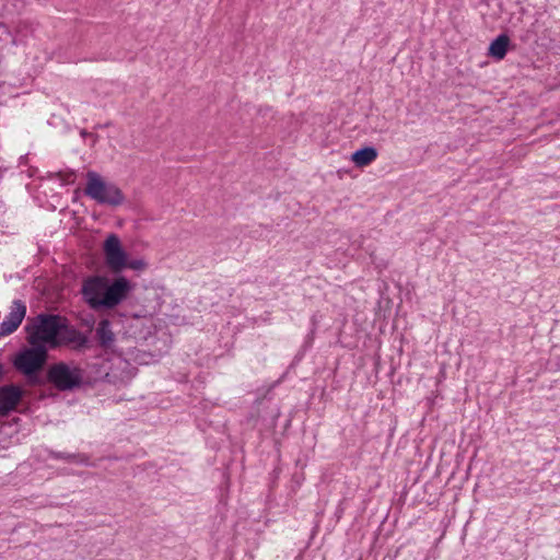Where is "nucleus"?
Returning <instances> with one entry per match:
<instances>
[{"mask_svg": "<svg viewBox=\"0 0 560 560\" xmlns=\"http://www.w3.org/2000/svg\"><path fill=\"white\" fill-rule=\"evenodd\" d=\"M131 290L132 285L125 277H119L109 283L106 277L93 276L83 281L81 293L91 308L112 310L119 305Z\"/></svg>", "mask_w": 560, "mask_h": 560, "instance_id": "nucleus-1", "label": "nucleus"}, {"mask_svg": "<svg viewBox=\"0 0 560 560\" xmlns=\"http://www.w3.org/2000/svg\"><path fill=\"white\" fill-rule=\"evenodd\" d=\"M61 328V316L52 314H38L30 319L25 330L26 340L31 346L58 348L57 338Z\"/></svg>", "mask_w": 560, "mask_h": 560, "instance_id": "nucleus-2", "label": "nucleus"}, {"mask_svg": "<svg viewBox=\"0 0 560 560\" xmlns=\"http://www.w3.org/2000/svg\"><path fill=\"white\" fill-rule=\"evenodd\" d=\"M84 194L100 205L119 207L126 201L121 189L115 184L105 180L97 172L86 173Z\"/></svg>", "mask_w": 560, "mask_h": 560, "instance_id": "nucleus-3", "label": "nucleus"}, {"mask_svg": "<svg viewBox=\"0 0 560 560\" xmlns=\"http://www.w3.org/2000/svg\"><path fill=\"white\" fill-rule=\"evenodd\" d=\"M48 357L47 348L31 346L19 352L14 360V368L26 376L39 372L46 363Z\"/></svg>", "mask_w": 560, "mask_h": 560, "instance_id": "nucleus-4", "label": "nucleus"}, {"mask_svg": "<svg viewBox=\"0 0 560 560\" xmlns=\"http://www.w3.org/2000/svg\"><path fill=\"white\" fill-rule=\"evenodd\" d=\"M47 378L59 390H70L82 383V370L60 362L49 368Z\"/></svg>", "mask_w": 560, "mask_h": 560, "instance_id": "nucleus-5", "label": "nucleus"}, {"mask_svg": "<svg viewBox=\"0 0 560 560\" xmlns=\"http://www.w3.org/2000/svg\"><path fill=\"white\" fill-rule=\"evenodd\" d=\"M103 252L107 267L114 272H120L127 268V253L116 234H109L103 244Z\"/></svg>", "mask_w": 560, "mask_h": 560, "instance_id": "nucleus-6", "label": "nucleus"}, {"mask_svg": "<svg viewBox=\"0 0 560 560\" xmlns=\"http://www.w3.org/2000/svg\"><path fill=\"white\" fill-rule=\"evenodd\" d=\"M26 315L25 304L16 300L12 303L11 310L3 322L0 324V336H7L14 332Z\"/></svg>", "mask_w": 560, "mask_h": 560, "instance_id": "nucleus-7", "label": "nucleus"}, {"mask_svg": "<svg viewBox=\"0 0 560 560\" xmlns=\"http://www.w3.org/2000/svg\"><path fill=\"white\" fill-rule=\"evenodd\" d=\"M58 347L72 346L74 349L84 348L88 338L74 327L68 325L67 319L61 317V328L57 338Z\"/></svg>", "mask_w": 560, "mask_h": 560, "instance_id": "nucleus-8", "label": "nucleus"}, {"mask_svg": "<svg viewBox=\"0 0 560 560\" xmlns=\"http://www.w3.org/2000/svg\"><path fill=\"white\" fill-rule=\"evenodd\" d=\"M22 394V389L18 385L11 384L0 387V418L8 416L16 408Z\"/></svg>", "mask_w": 560, "mask_h": 560, "instance_id": "nucleus-9", "label": "nucleus"}, {"mask_svg": "<svg viewBox=\"0 0 560 560\" xmlns=\"http://www.w3.org/2000/svg\"><path fill=\"white\" fill-rule=\"evenodd\" d=\"M378 152L374 147H364L351 154V162L357 167H365L377 159Z\"/></svg>", "mask_w": 560, "mask_h": 560, "instance_id": "nucleus-10", "label": "nucleus"}, {"mask_svg": "<svg viewBox=\"0 0 560 560\" xmlns=\"http://www.w3.org/2000/svg\"><path fill=\"white\" fill-rule=\"evenodd\" d=\"M510 45V38L506 34L499 35L489 46V56L501 60L505 57Z\"/></svg>", "mask_w": 560, "mask_h": 560, "instance_id": "nucleus-11", "label": "nucleus"}, {"mask_svg": "<svg viewBox=\"0 0 560 560\" xmlns=\"http://www.w3.org/2000/svg\"><path fill=\"white\" fill-rule=\"evenodd\" d=\"M96 336L100 345L104 348H109L115 341V335L112 330L110 322L102 319L96 328Z\"/></svg>", "mask_w": 560, "mask_h": 560, "instance_id": "nucleus-12", "label": "nucleus"}, {"mask_svg": "<svg viewBox=\"0 0 560 560\" xmlns=\"http://www.w3.org/2000/svg\"><path fill=\"white\" fill-rule=\"evenodd\" d=\"M127 267L135 269V270H139V269H143L145 267V262L143 260H133L131 262L127 261Z\"/></svg>", "mask_w": 560, "mask_h": 560, "instance_id": "nucleus-13", "label": "nucleus"}]
</instances>
